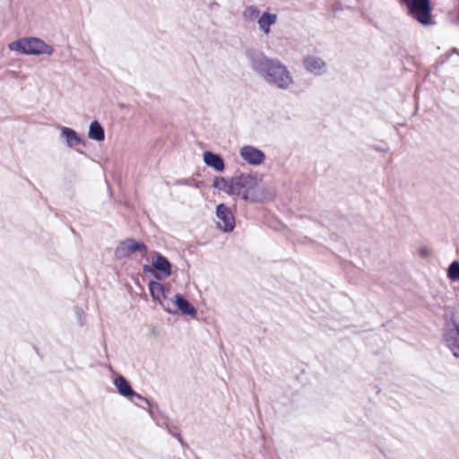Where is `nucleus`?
<instances>
[{
  "label": "nucleus",
  "mask_w": 459,
  "mask_h": 459,
  "mask_svg": "<svg viewBox=\"0 0 459 459\" xmlns=\"http://www.w3.org/2000/svg\"><path fill=\"white\" fill-rule=\"evenodd\" d=\"M131 397H134V398H136L137 400H140V401H143L148 406H151V403L150 401L143 397V395H141L140 394H137L134 392V394H133Z\"/></svg>",
  "instance_id": "obj_22"
},
{
  "label": "nucleus",
  "mask_w": 459,
  "mask_h": 459,
  "mask_svg": "<svg viewBox=\"0 0 459 459\" xmlns=\"http://www.w3.org/2000/svg\"><path fill=\"white\" fill-rule=\"evenodd\" d=\"M217 227L223 232H231L235 229V216L231 209L224 204L216 206Z\"/></svg>",
  "instance_id": "obj_7"
},
{
  "label": "nucleus",
  "mask_w": 459,
  "mask_h": 459,
  "mask_svg": "<svg viewBox=\"0 0 459 459\" xmlns=\"http://www.w3.org/2000/svg\"><path fill=\"white\" fill-rule=\"evenodd\" d=\"M248 65L264 82L279 90H289L294 78L280 59L267 56L263 51L248 48L245 52Z\"/></svg>",
  "instance_id": "obj_1"
},
{
  "label": "nucleus",
  "mask_w": 459,
  "mask_h": 459,
  "mask_svg": "<svg viewBox=\"0 0 459 459\" xmlns=\"http://www.w3.org/2000/svg\"><path fill=\"white\" fill-rule=\"evenodd\" d=\"M143 270L145 273H152L158 280H163L170 276L171 264L169 259L160 253L154 252L152 265L144 264Z\"/></svg>",
  "instance_id": "obj_5"
},
{
  "label": "nucleus",
  "mask_w": 459,
  "mask_h": 459,
  "mask_svg": "<svg viewBox=\"0 0 459 459\" xmlns=\"http://www.w3.org/2000/svg\"><path fill=\"white\" fill-rule=\"evenodd\" d=\"M305 69L314 75H322L326 72L325 62L318 56H307L303 60Z\"/></svg>",
  "instance_id": "obj_10"
},
{
  "label": "nucleus",
  "mask_w": 459,
  "mask_h": 459,
  "mask_svg": "<svg viewBox=\"0 0 459 459\" xmlns=\"http://www.w3.org/2000/svg\"><path fill=\"white\" fill-rule=\"evenodd\" d=\"M212 186L230 195H233V178L215 177Z\"/></svg>",
  "instance_id": "obj_16"
},
{
  "label": "nucleus",
  "mask_w": 459,
  "mask_h": 459,
  "mask_svg": "<svg viewBox=\"0 0 459 459\" xmlns=\"http://www.w3.org/2000/svg\"><path fill=\"white\" fill-rule=\"evenodd\" d=\"M114 385L117 389L118 393L124 397H130L134 394V391L130 383L121 375L115 377Z\"/></svg>",
  "instance_id": "obj_14"
},
{
  "label": "nucleus",
  "mask_w": 459,
  "mask_h": 459,
  "mask_svg": "<svg viewBox=\"0 0 459 459\" xmlns=\"http://www.w3.org/2000/svg\"><path fill=\"white\" fill-rule=\"evenodd\" d=\"M149 290L152 299L160 301V303L162 299H166L167 292L169 291V290L165 289L161 283L155 281H151L149 282Z\"/></svg>",
  "instance_id": "obj_15"
},
{
  "label": "nucleus",
  "mask_w": 459,
  "mask_h": 459,
  "mask_svg": "<svg viewBox=\"0 0 459 459\" xmlns=\"http://www.w3.org/2000/svg\"><path fill=\"white\" fill-rule=\"evenodd\" d=\"M204 161L208 166L212 168L217 172H222L225 169V163L221 155L205 151L204 152Z\"/></svg>",
  "instance_id": "obj_11"
},
{
  "label": "nucleus",
  "mask_w": 459,
  "mask_h": 459,
  "mask_svg": "<svg viewBox=\"0 0 459 459\" xmlns=\"http://www.w3.org/2000/svg\"><path fill=\"white\" fill-rule=\"evenodd\" d=\"M61 136L65 138L66 145L70 148H73L83 142V140L77 134V132L70 127H62Z\"/></svg>",
  "instance_id": "obj_13"
},
{
  "label": "nucleus",
  "mask_w": 459,
  "mask_h": 459,
  "mask_svg": "<svg viewBox=\"0 0 459 459\" xmlns=\"http://www.w3.org/2000/svg\"><path fill=\"white\" fill-rule=\"evenodd\" d=\"M9 49L29 56H51L54 48L43 39L36 37L22 38L9 44Z\"/></svg>",
  "instance_id": "obj_3"
},
{
  "label": "nucleus",
  "mask_w": 459,
  "mask_h": 459,
  "mask_svg": "<svg viewBox=\"0 0 459 459\" xmlns=\"http://www.w3.org/2000/svg\"><path fill=\"white\" fill-rule=\"evenodd\" d=\"M239 155L248 164L255 166L262 164L265 160L264 152L251 145L241 147Z\"/></svg>",
  "instance_id": "obj_9"
},
{
  "label": "nucleus",
  "mask_w": 459,
  "mask_h": 459,
  "mask_svg": "<svg viewBox=\"0 0 459 459\" xmlns=\"http://www.w3.org/2000/svg\"><path fill=\"white\" fill-rule=\"evenodd\" d=\"M135 252H147V246L143 242H138L135 239L129 238L118 243L114 254L117 259L121 260L129 257Z\"/></svg>",
  "instance_id": "obj_6"
},
{
  "label": "nucleus",
  "mask_w": 459,
  "mask_h": 459,
  "mask_svg": "<svg viewBox=\"0 0 459 459\" xmlns=\"http://www.w3.org/2000/svg\"><path fill=\"white\" fill-rule=\"evenodd\" d=\"M161 305L163 306L164 309H165L167 312H169V313H170L169 308H167V307H166L162 303H161Z\"/></svg>",
  "instance_id": "obj_26"
},
{
  "label": "nucleus",
  "mask_w": 459,
  "mask_h": 459,
  "mask_svg": "<svg viewBox=\"0 0 459 459\" xmlns=\"http://www.w3.org/2000/svg\"><path fill=\"white\" fill-rule=\"evenodd\" d=\"M163 425H164L165 429L168 430L169 434L171 435L172 437H176L178 440V442L181 444V446H184L185 442H184L183 438L181 437L180 434L178 432H175L170 428L169 423L168 421H165Z\"/></svg>",
  "instance_id": "obj_21"
},
{
  "label": "nucleus",
  "mask_w": 459,
  "mask_h": 459,
  "mask_svg": "<svg viewBox=\"0 0 459 459\" xmlns=\"http://www.w3.org/2000/svg\"><path fill=\"white\" fill-rule=\"evenodd\" d=\"M429 255V251L428 249V247H420L419 249V255L421 257V258H427Z\"/></svg>",
  "instance_id": "obj_23"
},
{
  "label": "nucleus",
  "mask_w": 459,
  "mask_h": 459,
  "mask_svg": "<svg viewBox=\"0 0 459 459\" xmlns=\"http://www.w3.org/2000/svg\"><path fill=\"white\" fill-rule=\"evenodd\" d=\"M408 13L423 25L430 24V0H400Z\"/></svg>",
  "instance_id": "obj_4"
},
{
  "label": "nucleus",
  "mask_w": 459,
  "mask_h": 459,
  "mask_svg": "<svg viewBox=\"0 0 459 459\" xmlns=\"http://www.w3.org/2000/svg\"><path fill=\"white\" fill-rule=\"evenodd\" d=\"M88 136L90 139L100 142L105 138V131L100 123L97 120H94L91 123L89 127Z\"/></svg>",
  "instance_id": "obj_18"
},
{
  "label": "nucleus",
  "mask_w": 459,
  "mask_h": 459,
  "mask_svg": "<svg viewBox=\"0 0 459 459\" xmlns=\"http://www.w3.org/2000/svg\"><path fill=\"white\" fill-rule=\"evenodd\" d=\"M76 314H77V316L79 317L80 325H82L84 324L82 319V315L83 314V311L81 308L77 307L76 308Z\"/></svg>",
  "instance_id": "obj_25"
},
{
  "label": "nucleus",
  "mask_w": 459,
  "mask_h": 459,
  "mask_svg": "<svg viewBox=\"0 0 459 459\" xmlns=\"http://www.w3.org/2000/svg\"><path fill=\"white\" fill-rule=\"evenodd\" d=\"M276 22H277L276 14L265 12L260 16L257 23H258L259 29L264 34H268L270 32V26L276 23Z\"/></svg>",
  "instance_id": "obj_17"
},
{
  "label": "nucleus",
  "mask_w": 459,
  "mask_h": 459,
  "mask_svg": "<svg viewBox=\"0 0 459 459\" xmlns=\"http://www.w3.org/2000/svg\"><path fill=\"white\" fill-rule=\"evenodd\" d=\"M259 15V10L255 5L247 6L244 13L243 16L247 20H254Z\"/></svg>",
  "instance_id": "obj_20"
},
{
  "label": "nucleus",
  "mask_w": 459,
  "mask_h": 459,
  "mask_svg": "<svg viewBox=\"0 0 459 459\" xmlns=\"http://www.w3.org/2000/svg\"><path fill=\"white\" fill-rule=\"evenodd\" d=\"M444 342L453 355L459 358V323L452 320L447 324L443 334Z\"/></svg>",
  "instance_id": "obj_8"
},
{
  "label": "nucleus",
  "mask_w": 459,
  "mask_h": 459,
  "mask_svg": "<svg viewBox=\"0 0 459 459\" xmlns=\"http://www.w3.org/2000/svg\"><path fill=\"white\" fill-rule=\"evenodd\" d=\"M374 149L377 152H387L388 147L385 144L380 146H375Z\"/></svg>",
  "instance_id": "obj_24"
},
{
  "label": "nucleus",
  "mask_w": 459,
  "mask_h": 459,
  "mask_svg": "<svg viewBox=\"0 0 459 459\" xmlns=\"http://www.w3.org/2000/svg\"><path fill=\"white\" fill-rule=\"evenodd\" d=\"M174 302L177 305V307L178 308V310H180L182 314L190 316L192 317L196 316V315H197L196 308L180 294H177L175 296Z\"/></svg>",
  "instance_id": "obj_12"
},
{
  "label": "nucleus",
  "mask_w": 459,
  "mask_h": 459,
  "mask_svg": "<svg viewBox=\"0 0 459 459\" xmlns=\"http://www.w3.org/2000/svg\"><path fill=\"white\" fill-rule=\"evenodd\" d=\"M447 277L451 281H459V262L454 261L450 264L447 269Z\"/></svg>",
  "instance_id": "obj_19"
},
{
  "label": "nucleus",
  "mask_w": 459,
  "mask_h": 459,
  "mask_svg": "<svg viewBox=\"0 0 459 459\" xmlns=\"http://www.w3.org/2000/svg\"><path fill=\"white\" fill-rule=\"evenodd\" d=\"M233 195L250 203H259L264 197V190L257 184L256 178L250 174L233 177Z\"/></svg>",
  "instance_id": "obj_2"
}]
</instances>
